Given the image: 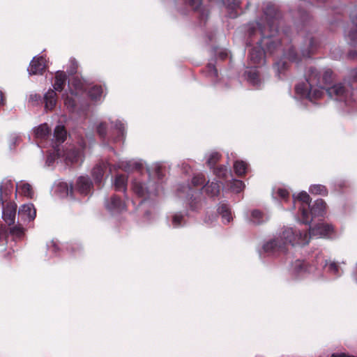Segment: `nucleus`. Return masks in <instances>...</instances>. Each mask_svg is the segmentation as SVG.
<instances>
[{
  "instance_id": "obj_40",
  "label": "nucleus",
  "mask_w": 357,
  "mask_h": 357,
  "mask_svg": "<svg viewBox=\"0 0 357 357\" xmlns=\"http://www.w3.org/2000/svg\"><path fill=\"white\" fill-rule=\"evenodd\" d=\"M12 227L8 228V235L10 234L14 239H21L24 236V229L20 225H12Z\"/></svg>"
},
{
  "instance_id": "obj_45",
  "label": "nucleus",
  "mask_w": 357,
  "mask_h": 357,
  "mask_svg": "<svg viewBox=\"0 0 357 357\" xmlns=\"http://www.w3.org/2000/svg\"><path fill=\"white\" fill-rule=\"evenodd\" d=\"M183 3L192 8L193 10H198L203 3V0H183Z\"/></svg>"
},
{
  "instance_id": "obj_24",
  "label": "nucleus",
  "mask_w": 357,
  "mask_h": 357,
  "mask_svg": "<svg viewBox=\"0 0 357 357\" xmlns=\"http://www.w3.org/2000/svg\"><path fill=\"white\" fill-rule=\"evenodd\" d=\"M351 23L354 28L349 30L347 34L348 44L352 47H357V13L351 17Z\"/></svg>"
},
{
  "instance_id": "obj_26",
  "label": "nucleus",
  "mask_w": 357,
  "mask_h": 357,
  "mask_svg": "<svg viewBox=\"0 0 357 357\" xmlns=\"http://www.w3.org/2000/svg\"><path fill=\"white\" fill-rule=\"evenodd\" d=\"M134 193L139 197L146 199L150 196V192L143 183L134 181L132 184Z\"/></svg>"
},
{
  "instance_id": "obj_13",
  "label": "nucleus",
  "mask_w": 357,
  "mask_h": 357,
  "mask_svg": "<svg viewBox=\"0 0 357 357\" xmlns=\"http://www.w3.org/2000/svg\"><path fill=\"white\" fill-rule=\"evenodd\" d=\"M108 165V163L101 162L96 164L91 170V176L94 181L93 183L98 189H101L104 185V176Z\"/></svg>"
},
{
  "instance_id": "obj_44",
  "label": "nucleus",
  "mask_w": 357,
  "mask_h": 357,
  "mask_svg": "<svg viewBox=\"0 0 357 357\" xmlns=\"http://www.w3.org/2000/svg\"><path fill=\"white\" fill-rule=\"evenodd\" d=\"M21 194L24 196L32 199L33 196V190L31 185L28 183H24L20 186Z\"/></svg>"
},
{
  "instance_id": "obj_53",
  "label": "nucleus",
  "mask_w": 357,
  "mask_h": 357,
  "mask_svg": "<svg viewBox=\"0 0 357 357\" xmlns=\"http://www.w3.org/2000/svg\"><path fill=\"white\" fill-rule=\"evenodd\" d=\"M321 89H323L319 88V87H313L312 88V94H311V100L312 99H319L322 96L323 92H322Z\"/></svg>"
},
{
  "instance_id": "obj_8",
  "label": "nucleus",
  "mask_w": 357,
  "mask_h": 357,
  "mask_svg": "<svg viewBox=\"0 0 357 357\" xmlns=\"http://www.w3.org/2000/svg\"><path fill=\"white\" fill-rule=\"evenodd\" d=\"M294 200L301 202V206L299 207V211H301V222L305 225H310L312 222V218H310L307 208L310 206L311 197L306 192L302 191L296 197L294 196Z\"/></svg>"
},
{
  "instance_id": "obj_4",
  "label": "nucleus",
  "mask_w": 357,
  "mask_h": 357,
  "mask_svg": "<svg viewBox=\"0 0 357 357\" xmlns=\"http://www.w3.org/2000/svg\"><path fill=\"white\" fill-rule=\"evenodd\" d=\"M319 264L327 265V260L319 255L312 259H296L291 264V275L298 278L312 273L318 269Z\"/></svg>"
},
{
  "instance_id": "obj_55",
  "label": "nucleus",
  "mask_w": 357,
  "mask_h": 357,
  "mask_svg": "<svg viewBox=\"0 0 357 357\" xmlns=\"http://www.w3.org/2000/svg\"><path fill=\"white\" fill-rule=\"evenodd\" d=\"M277 195L281 199L284 200H287L289 197V192L287 189L284 188H278L277 191Z\"/></svg>"
},
{
  "instance_id": "obj_63",
  "label": "nucleus",
  "mask_w": 357,
  "mask_h": 357,
  "mask_svg": "<svg viewBox=\"0 0 357 357\" xmlns=\"http://www.w3.org/2000/svg\"><path fill=\"white\" fill-rule=\"evenodd\" d=\"M282 31L286 36H289L291 33V29L290 26H285L282 28Z\"/></svg>"
},
{
  "instance_id": "obj_34",
  "label": "nucleus",
  "mask_w": 357,
  "mask_h": 357,
  "mask_svg": "<svg viewBox=\"0 0 357 357\" xmlns=\"http://www.w3.org/2000/svg\"><path fill=\"white\" fill-rule=\"evenodd\" d=\"M63 156L67 165H74L78 162L79 153L76 149H70L64 152Z\"/></svg>"
},
{
  "instance_id": "obj_38",
  "label": "nucleus",
  "mask_w": 357,
  "mask_h": 357,
  "mask_svg": "<svg viewBox=\"0 0 357 357\" xmlns=\"http://www.w3.org/2000/svg\"><path fill=\"white\" fill-rule=\"evenodd\" d=\"M103 89L101 85H94L88 91V96L91 100H99L102 95Z\"/></svg>"
},
{
  "instance_id": "obj_6",
  "label": "nucleus",
  "mask_w": 357,
  "mask_h": 357,
  "mask_svg": "<svg viewBox=\"0 0 357 357\" xmlns=\"http://www.w3.org/2000/svg\"><path fill=\"white\" fill-rule=\"evenodd\" d=\"M104 207L112 215L121 214L128 210L126 202L116 194L105 198Z\"/></svg>"
},
{
  "instance_id": "obj_33",
  "label": "nucleus",
  "mask_w": 357,
  "mask_h": 357,
  "mask_svg": "<svg viewBox=\"0 0 357 357\" xmlns=\"http://www.w3.org/2000/svg\"><path fill=\"white\" fill-rule=\"evenodd\" d=\"M211 169L213 170V174L217 178L223 181H226L228 178L229 175H231V172L228 170L225 165H223L214 167Z\"/></svg>"
},
{
  "instance_id": "obj_61",
  "label": "nucleus",
  "mask_w": 357,
  "mask_h": 357,
  "mask_svg": "<svg viewBox=\"0 0 357 357\" xmlns=\"http://www.w3.org/2000/svg\"><path fill=\"white\" fill-rule=\"evenodd\" d=\"M228 56V54L225 51H222V52H220L218 54V57L222 60V61H224L225 60Z\"/></svg>"
},
{
  "instance_id": "obj_7",
  "label": "nucleus",
  "mask_w": 357,
  "mask_h": 357,
  "mask_svg": "<svg viewBox=\"0 0 357 357\" xmlns=\"http://www.w3.org/2000/svg\"><path fill=\"white\" fill-rule=\"evenodd\" d=\"M94 183L88 176H80L77 177L73 184V192H77L82 197L91 196L93 193Z\"/></svg>"
},
{
  "instance_id": "obj_62",
  "label": "nucleus",
  "mask_w": 357,
  "mask_h": 357,
  "mask_svg": "<svg viewBox=\"0 0 357 357\" xmlns=\"http://www.w3.org/2000/svg\"><path fill=\"white\" fill-rule=\"evenodd\" d=\"M6 105V98L3 93L0 91V107H3Z\"/></svg>"
},
{
  "instance_id": "obj_15",
  "label": "nucleus",
  "mask_w": 357,
  "mask_h": 357,
  "mask_svg": "<svg viewBox=\"0 0 357 357\" xmlns=\"http://www.w3.org/2000/svg\"><path fill=\"white\" fill-rule=\"evenodd\" d=\"M45 59L43 56H35L30 63L28 71L29 75H42L45 71Z\"/></svg>"
},
{
  "instance_id": "obj_32",
  "label": "nucleus",
  "mask_w": 357,
  "mask_h": 357,
  "mask_svg": "<svg viewBox=\"0 0 357 357\" xmlns=\"http://www.w3.org/2000/svg\"><path fill=\"white\" fill-rule=\"evenodd\" d=\"M215 64L216 59L211 60L207 63L204 69L202 70V72L206 76L213 79H217L218 77V69L216 68Z\"/></svg>"
},
{
  "instance_id": "obj_14",
  "label": "nucleus",
  "mask_w": 357,
  "mask_h": 357,
  "mask_svg": "<svg viewBox=\"0 0 357 357\" xmlns=\"http://www.w3.org/2000/svg\"><path fill=\"white\" fill-rule=\"evenodd\" d=\"M310 214V218L312 220L316 217H324L326 213V203L322 199H317L312 206L307 208Z\"/></svg>"
},
{
  "instance_id": "obj_64",
  "label": "nucleus",
  "mask_w": 357,
  "mask_h": 357,
  "mask_svg": "<svg viewBox=\"0 0 357 357\" xmlns=\"http://www.w3.org/2000/svg\"><path fill=\"white\" fill-rule=\"evenodd\" d=\"M59 250H60V248L58 246V245L55 242L52 241V252H54V254L56 255V253L59 251Z\"/></svg>"
},
{
  "instance_id": "obj_50",
  "label": "nucleus",
  "mask_w": 357,
  "mask_h": 357,
  "mask_svg": "<svg viewBox=\"0 0 357 357\" xmlns=\"http://www.w3.org/2000/svg\"><path fill=\"white\" fill-rule=\"evenodd\" d=\"M324 268V267H326L328 266V271L336 276H339L340 275V273H339V269H340V266L337 264H336L335 262H331L329 264H327V265L326 266H324L323 265H321Z\"/></svg>"
},
{
  "instance_id": "obj_54",
  "label": "nucleus",
  "mask_w": 357,
  "mask_h": 357,
  "mask_svg": "<svg viewBox=\"0 0 357 357\" xmlns=\"http://www.w3.org/2000/svg\"><path fill=\"white\" fill-rule=\"evenodd\" d=\"M142 169V165L139 162H135L132 165L127 164V165L124 167V170L126 171H140Z\"/></svg>"
},
{
  "instance_id": "obj_42",
  "label": "nucleus",
  "mask_w": 357,
  "mask_h": 357,
  "mask_svg": "<svg viewBox=\"0 0 357 357\" xmlns=\"http://www.w3.org/2000/svg\"><path fill=\"white\" fill-rule=\"evenodd\" d=\"M221 158L222 155L219 152H212L206 161V165L210 169H212L214 167H216V164L221 160Z\"/></svg>"
},
{
  "instance_id": "obj_35",
  "label": "nucleus",
  "mask_w": 357,
  "mask_h": 357,
  "mask_svg": "<svg viewBox=\"0 0 357 357\" xmlns=\"http://www.w3.org/2000/svg\"><path fill=\"white\" fill-rule=\"evenodd\" d=\"M50 128L47 123L40 124L34 130V135L36 138L45 139L50 135Z\"/></svg>"
},
{
  "instance_id": "obj_19",
  "label": "nucleus",
  "mask_w": 357,
  "mask_h": 357,
  "mask_svg": "<svg viewBox=\"0 0 357 357\" xmlns=\"http://www.w3.org/2000/svg\"><path fill=\"white\" fill-rule=\"evenodd\" d=\"M306 82L310 87L321 86V73L315 67H310L306 75Z\"/></svg>"
},
{
  "instance_id": "obj_49",
  "label": "nucleus",
  "mask_w": 357,
  "mask_h": 357,
  "mask_svg": "<svg viewBox=\"0 0 357 357\" xmlns=\"http://www.w3.org/2000/svg\"><path fill=\"white\" fill-rule=\"evenodd\" d=\"M185 224L184 216L181 213H176L172 217V225L175 227H181Z\"/></svg>"
},
{
  "instance_id": "obj_9",
  "label": "nucleus",
  "mask_w": 357,
  "mask_h": 357,
  "mask_svg": "<svg viewBox=\"0 0 357 357\" xmlns=\"http://www.w3.org/2000/svg\"><path fill=\"white\" fill-rule=\"evenodd\" d=\"M278 237L284 243V248H287L289 244L294 245L300 243L302 234L299 230L294 229L291 227H287L284 228L283 231Z\"/></svg>"
},
{
  "instance_id": "obj_52",
  "label": "nucleus",
  "mask_w": 357,
  "mask_h": 357,
  "mask_svg": "<svg viewBox=\"0 0 357 357\" xmlns=\"http://www.w3.org/2000/svg\"><path fill=\"white\" fill-rule=\"evenodd\" d=\"M78 64L75 59L70 60L69 68L67 69V73L69 75L75 76L77 72Z\"/></svg>"
},
{
  "instance_id": "obj_28",
  "label": "nucleus",
  "mask_w": 357,
  "mask_h": 357,
  "mask_svg": "<svg viewBox=\"0 0 357 357\" xmlns=\"http://www.w3.org/2000/svg\"><path fill=\"white\" fill-rule=\"evenodd\" d=\"M67 76L63 71H57L55 75V80L53 84V87L55 91L61 92L66 85Z\"/></svg>"
},
{
  "instance_id": "obj_11",
  "label": "nucleus",
  "mask_w": 357,
  "mask_h": 357,
  "mask_svg": "<svg viewBox=\"0 0 357 357\" xmlns=\"http://www.w3.org/2000/svg\"><path fill=\"white\" fill-rule=\"evenodd\" d=\"M311 236H319L320 237L332 238L335 234V228L333 225L321 222L310 227Z\"/></svg>"
},
{
  "instance_id": "obj_30",
  "label": "nucleus",
  "mask_w": 357,
  "mask_h": 357,
  "mask_svg": "<svg viewBox=\"0 0 357 357\" xmlns=\"http://www.w3.org/2000/svg\"><path fill=\"white\" fill-rule=\"evenodd\" d=\"M203 188L208 196L215 197H218L220 194V185L217 181H213L211 183L207 182V183L203 186Z\"/></svg>"
},
{
  "instance_id": "obj_43",
  "label": "nucleus",
  "mask_w": 357,
  "mask_h": 357,
  "mask_svg": "<svg viewBox=\"0 0 357 357\" xmlns=\"http://www.w3.org/2000/svg\"><path fill=\"white\" fill-rule=\"evenodd\" d=\"M63 98L64 101V105L68 109V110L70 112H75L77 107V103L73 97L69 96L68 94H63Z\"/></svg>"
},
{
  "instance_id": "obj_47",
  "label": "nucleus",
  "mask_w": 357,
  "mask_h": 357,
  "mask_svg": "<svg viewBox=\"0 0 357 357\" xmlns=\"http://www.w3.org/2000/svg\"><path fill=\"white\" fill-rule=\"evenodd\" d=\"M8 238V226L5 224H0V244L5 241L7 243Z\"/></svg>"
},
{
  "instance_id": "obj_46",
  "label": "nucleus",
  "mask_w": 357,
  "mask_h": 357,
  "mask_svg": "<svg viewBox=\"0 0 357 357\" xmlns=\"http://www.w3.org/2000/svg\"><path fill=\"white\" fill-rule=\"evenodd\" d=\"M277 66V73L279 79H281V74H284V72L289 68V63L285 61L280 60L275 63Z\"/></svg>"
},
{
  "instance_id": "obj_56",
  "label": "nucleus",
  "mask_w": 357,
  "mask_h": 357,
  "mask_svg": "<svg viewBox=\"0 0 357 357\" xmlns=\"http://www.w3.org/2000/svg\"><path fill=\"white\" fill-rule=\"evenodd\" d=\"M189 206L192 211H197L200 207L199 201L196 198L190 197Z\"/></svg>"
},
{
  "instance_id": "obj_21",
  "label": "nucleus",
  "mask_w": 357,
  "mask_h": 357,
  "mask_svg": "<svg viewBox=\"0 0 357 357\" xmlns=\"http://www.w3.org/2000/svg\"><path fill=\"white\" fill-rule=\"evenodd\" d=\"M221 3L228 10L229 17L236 18L239 16L238 9L241 8V1L239 0H221Z\"/></svg>"
},
{
  "instance_id": "obj_48",
  "label": "nucleus",
  "mask_w": 357,
  "mask_h": 357,
  "mask_svg": "<svg viewBox=\"0 0 357 357\" xmlns=\"http://www.w3.org/2000/svg\"><path fill=\"white\" fill-rule=\"evenodd\" d=\"M230 188L234 191L238 193L244 189L245 184H244L243 181H242L241 180L233 179V181L230 185Z\"/></svg>"
},
{
  "instance_id": "obj_60",
  "label": "nucleus",
  "mask_w": 357,
  "mask_h": 357,
  "mask_svg": "<svg viewBox=\"0 0 357 357\" xmlns=\"http://www.w3.org/2000/svg\"><path fill=\"white\" fill-rule=\"evenodd\" d=\"M347 56L351 59H354L357 58V51L354 50H349L348 52Z\"/></svg>"
},
{
  "instance_id": "obj_10",
  "label": "nucleus",
  "mask_w": 357,
  "mask_h": 357,
  "mask_svg": "<svg viewBox=\"0 0 357 357\" xmlns=\"http://www.w3.org/2000/svg\"><path fill=\"white\" fill-rule=\"evenodd\" d=\"M2 207V219L6 225L10 227L15 225L17 206L14 201L0 204Z\"/></svg>"
},
{
  "instance_id": "obj_20",
  "label": "nucleus",
  "mask_w": 357,
  "mask_h": 357,
  "mask_svg": "<svg viewBox=\"0 0 357 357\" xmlns=\"http://www.w3.org/2000/svg\"><path fill=\"white\" fill-rule=\"evenodd\" d=\"M69 92L70 95L77 96L80 91H86L84 82L78 76H73L70 80Z\"/></svg>"
},
{
  "instance_id": "obj_12",
  "label": "nucleus",
  "mask_w": 357,
  "mask_h": 357,
  "mask_svg": "<svg viewBox=\"0 0 357 357\" xmlns=\"http://www.w3.org/2000/svg\"><path fill=\"white\" fill-rule=\"evenodd\" d=\"M262 250L265 253L268 255H275L276 253H287V248H284V244L282 242L280 238L278 237L271 239L262 246Z\"/></svg>"
},
{
  "instance_id": "obj_23",
  "label": "nucleus",
  "mask_w": 357,
  "mask_h": 357,
  "mask_svg": "<svg viewBox=\"0 0 357 357\" xmlns=\"http://www.w3.org/2000/svg\"><path fill=\"white\" fill-rule=\"evenodd\" d=\"M244 75L247 81L253 86L258 87L260 85L259 73L255 68L245 70Z\"/></svg>"
},
{
  "instance_id": "obj_25",
  "label": "nucleus",
  "mask_w": 357,
  "mask_h": 357,
  "mask_svg": "<svg viewBox=\"0 0 357 357\" xmlns=\"http://www.w3.org/2000/svg\"><path fill=\"white\" fill-rule=\"evenodd\" d=\"M312 87L304 82L299 83L295 86V92L302 98H306L311 100Z\"/></svg>"
},
{
  "instance_id": "obj_16",
  "label": "nucleus",
  "mask_w": 357,
  "mask_h": 357,
  "mask_svg": "<svg viewBox=\"0 0 357 357\" xmlns=\"http://www.w3.org/2000/svg\"><path fill=\"white\" fill-rule=\"evenodd\" d=\"M18 215L24 221H33L36 216V210L33 204L22 205L18 211Z\"/></svg>"
},
{
  "instance_id": "obj_17",
  "label": "nucleus",
  "mask_w": 357,
  "mask_h": 357,
  "mask_svg": "<svg viewBox=\"0 0 357 357\" xmlns=\"http://www.w3.org/2000/svg\"><path fill=\"white\" fill-rule=\"evenodd\" d=\"M58 96L56 91L52 89H50L45 94L43 98V102L45 104V110L52 111L57 102Z\"/></svg>"
},
{
  "instance_id": "obj_51",
  "label": "nucleus",
  "mask_w": 357,
  "mask_h": 357,
  "mask_svg": "<svg viewBox=\"0 0 357 357\" xmlns=\"http://www.w3.org/2000/svg\"><path fill=\"white\" fill-rule=\"evenodd\" d=\"M205 183V177L202 174L193 176L192 178V184L195 187L202 185Z\"/></svg>"
},
{
  "instance_id": "obj_1",
  "label": "nucleus",
  "mask_w": 357,
  "mask_h": 357,
  "mask_svg": "<svg viewBox=\"0 0 357 357\" xmlns=\"http://www.w3.org/2000/svg\"><path fill=\"white\" fill-rule=\"evenodd\" d=\"M263 13L266 24L250 22L246 31L250 42L254 41L258 33L260 35V39L257 42V45L250 50L248 55L250 62L254 65L263 64L266 52L273 53L282 43L278 33L284 22L282 13L277 6L269 3L264 8Z\"/></svg>"
},
{
  "instance_id": "obj_57",
  "label": "nucleus",
  "mask_w": 357,
  "mask_h": 357,
  "mask_svg": "<svg viewBox=\"0 0 357 357\" xmlns=\"http://www.w3.org/2000/svg\"><path fill=\"white\" fill-rule=\"evenodd\" d=\"M29 100L32 102H36L37 105L43 102V98L40 94H31L29 98Z\"/></svg>"
},
{
  "instance_id": "obj_41",
  "label": "nucleus",
  "mask_w": 357,
  "mask_h": 357,
  "mask_svg": "<svg viewBox=\"0 0 357 357\" xmlns=\"http://www.w3.org/2000/svg\"><path fill=\"white\" fill-rule=\"evenodd\" d=\"M309 192L312 195H320L323 196H327L328 194L327 188L321 184H314L310 185Z\"/></svg>"
},
{
  "instance_id": "obj_22",
  "label": "nucleus",
  "mask_w": 357,
  "mask_h": 357,
  "mask_svg": "<svg viewBox=\"0 0 357 357\" xmlns=\"http://www.w3.org/2000/svg\"><path fill=\"white\" fill-rule=\"evenodd\" d=\"M55 192L62 198L67 197L68 196L72 198H75L73 183L68 185L66 182H60L56 187Z\"/></svg>"
},
{
  "instance_id": "obj_27",
  "label": "nucleus",
  "mask_w": 357,
  "mask_h": 357,
  "mask_svg": "<svg viewBox=\"0 0 357 357\" xmlns=\"http://www.w3.org/2000/svg\"><path fill=\"white\" fill-rule=\"evenodd\" d=\"M268 220L266 214L259 209H253L250 212V221L255 225H259Z\"/></svg>"
},
{
  "instance_id": "obj_36",
  "label": "nucleus",
  "mask_w": 357,
  "mask_h": 357,
  "mask_svg": "<svg viewBox=\"0 0 357 357\" xmlns=\"http://www.w3.org/2000/svg\"><path fill=\"white\" fill-rule=\"evenodd\" d=\"M332 75L333 71L331 69H328L322 75L321 74V86H319V88L325 89L327 92V89L330 88L328 85L331 84L333 80Z\"/></svg>"
},
{
  "instance_id": "obj_18",
  "label": "nucleus",
  "mask_w": 357,
  "mask_h": 357,
  "mask_svg": "<svg viewBox=\"0 0 357 357\" xmlns=\"http://www.w3.org/2000/svg\"><path fill=\"white\" fill-rule=\"evenodd\" d=\"M13 190V183L11 180H8L3 184L0 185V204H6L10 199Z\"/></svg>"
},
{
  "instance_id": "obj_37",
  "label": "nucleus",
  "mask_w": 357,
  "mask_h": 357,
  "mask_svg": "<svg viewBox=\"0 0 357 357\" xmlns=\"http://www.w3.org/2000/svg\"><path fill=\"white\" fill-rule=\"evenodd\" d=\"M217 211L218 214L220 215L222 218L227 221V222H229L232 220L231 209L228 204L225 203H220Z\"/></svg>"
},
{
  "instance_id": "obj_39",
  "label": "nucleus",
  "mask_w": 357,
  "mask_h": 357,
  "mask_svg": "<svg viewBox=\"0 0 357 357\" xmlns=\"http://www.w3.org/2000/svg\"><path fill=\"white\" fill-rule=\"evenodd\" d=\"M248 165L243 160H236L234 163V169L236 174L240 177L244 176L247 173Z\"/></svg>"
},
{
  "instance_id": "obj_31",
  "label": "nucleus",
  "mask_w": 357,
  "mask_h": 357,
  "mask_svg": "<svg viewBox=\"0 0 357 357\" xmlns=\"http://www.w3.org/2000/svg\"><path fill=\"white\" fill-rule=\"evenodd\" d=\"M56 146L63 143L67 137V131L63 126H56L54 130Z\"/></svg>"
},
{
  "instance_id": "obj_5",
  "label": "nucleus",
  "mask_w": 357,
  "mask_h": 357,
  "mask_svg": "<svg viewBox=\"0 0 357 357\" xmlns=\"http://www.w3.org/2000/svg\"><path fill=\"white\" fill-rule=\"evenodd\" d=\"M114 128L117 130L118 133L116 136L113 137L107 135V125L106 122L100 123L96 127V132L103 143L109 144V142L117 143L123 142L125 138V126L121 121H116L114 122Z\"/></svg>"
},
{
  "instance_id": "obj_59",
  "label": "nucleus",
  "mask_w": 357,
  "mask_h": 357,
  "mask_svg": "<svg viewBox=\"0 0 357 357\" xmlns=\"http://www.w3.org/2000/svg\"><path fill=\"white\" fill-rule=\"evenodd\" d=\"M155 174L159 180H162L164 177V174L162 173V168L160 166H158L155 169Z\"/></svg>"
},
{
  "instance_id": "obj_2",
  "label": "nucleus",
  "mask_w": 357,
  "mask_h": 357,
  "mask_svg": "<svg viewBox=\"0 0 357 357\" xmlns=\"http://www.w3.org/2000/svg\"><path fill=\"white\" fill-rule=\"evenodd\" d=\"M299 19L301 22V29L305 32V47L301 50L303 57L310 58L320 47V39L315 35L317 26L311 15L301 7L297 8Z\"/></svg>"
},
{
  "instance_id": "obj_58",
  "label": "nucleus",
  "mask_w": 357,
  "mask_h": 357,
  "mask_svg": "<svg viewBox=\"0 0 357 357\" xmlns=\"http://www.w3.org/2000/svg\"><path fill=\"white\" fill-rule=\"evenodd\" d=\"M348 183L345 181H340L335 183V187L336 189H338L339 190H343L344 188H348Z\"/></svg>"
},
{
  "instance_id": "obj_3",
  "label": "nucleus",
  "mask_w": 357,
  "mask_h": 357,
  "mask_svg": "<svg viewBox=\"0 0 357 357\" xmlns=\"http://www.w3.org/2000/svg\"><path fill=\"white\" fill-rule=\"evenodd\" d=\"M357 89V68L351 70L348 80L333 84L327 89V94L332 98L351 105L355 100Z\"/></svg>"
},
{
  "instance_id": "obj_29",
  "label": "nucleus",
  "mask_w": 357,
  "mask_h": 357,
  "mask_svg": "<svg viewBox=\"0 0 357 357\" xmlns=\"http://www.w3.org/2000/svg\"><path fill=\"white\" fill-rule=\"evenodd\" d=\"M128 176L125 174H117L114 182L115 191L123 192L125 195L127 190Z\"/></svg>"
}]
</instances>
